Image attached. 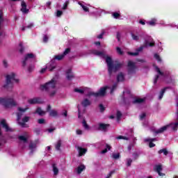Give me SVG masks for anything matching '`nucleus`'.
Listing matches in <instances>:
<instances>
[{
  "instance_id": "nucleus-1",
  "label": "nucleus",
  "mask_w": 178,
  "mask_h": 178,
  "mask_svg": "<svg viewBox=\"0 0 178 178\" xmlns=\"http://www.w3.org/2000/svg\"><path fill=\"white\" fill-rule=\"evenodd\" d=\"M106 63L107 64L108 75L112 76L113 73H116V72L120 70L123 64L120 63L119 61H113L112 60V58L107 56L106 58Z\"/></svg>"
},
{
  "instance_id": "nucleus-2",
  "label": "nucleus",
  "mask_w": 178,
  "mask_h": 178,
  "mask_svg": "<svg viewBox=\"0 0 178 178\" xmlns=\"http://www.w3.org/2000/svg\"><path fill=\"white\" fill-rule=\"evenodd\" d=\"M15 77H16V74L14 72L6 75V84L3 85V88H6V90H8V91H12V88H13V83H12V81H15V83L19 82V79H15Z\"/></svg>"
},
{
  "instance_id": "nucleus-3",
  "label": "nucleus",
  "mask_w": 178,
  "mask_h": 178,
  "mask_svg": "<svg viewBox=\"0 0 178 178\" xmlns=\"http://www.w3.org/2000/svg\"><path fill=\"white\" fill-rule=\"evenodd\" d=\"M0 104L4 108H13V106L17 105L13 99L8 97H0Z\"/></svg>"
},
{
  "instance_id": "nucleus-4",
  "label": "nucleus",
  "mask_w": 178,
  "mask_h": 178,
  "mask_svg": "<svg viewBox=\"0 0 178 178\" xmlns=\"http://www.w3.org/2000/svg\"><path fill=\"white\" fill-rule=\"evenodd\" d=\"M56 87V81L51 79L50 81L47 82L44 85L40 86V90L42 91H51V90L55 89Z\"/></svg>"
},
{
  "instance_id": "nucleus-5",
  "label": "nucleus",
  "mask_w": 178,
  "mask_h": 178,
  "mask_svg": "<svg viewBox=\"0 0 178 178\" xmlns=\"http://www.w3.org/2000/svg\"><path fill=\"white\" fill-rule=\"evenodd\" d=\"M108 88H109V86H104L100 88L99 90L97 92H90L88 95H90V97H95L96 98H98V97H105V95H106V90Z\"/></svg>"
},
{
  "instance_id": "nucleus-6",
  "label": "nucleus",
  "mask_w": 178,
  "mask_h": 178,
  "mask_svg": "<svg viewBox=\"0 0 178 178\" xmlns=\"http://www.w3.org/2000/svg\"><path fill=\"white\" fill-rule=\"evenodd\" d=\"M127 66L128 74H136V69H137L136 67V63L132 61H129Z\"/></svg>"
},
{
  "instance_id": "nucleus-7",
  "label": "nucleus",
  "mask_w": 178,
  "mask_h": 178,
  "mask_svg": "<svg viewBox=\"0 0 178 178\" xmlns=\"http://www.w3.org/2000/svg\"><path fill=\"white\" fill-rule=\"evenodd\" d=\"M0 124H1L3 129H5V131L6 133H8L9 131H13L11 128L9 127V125L8 124V123H6V120H5V119L1 120L0 122Z\"/></svg>"
},
{
  "instance_id": "nucleus-8",
  "label": "nucleus",
  "mask_w": 178,
  "mask_h": 178,
  "mask_svg": "<svg viewBox=\"0 0 178 178\" xmlns=\"http://www.w3.org/2000/svg\"><path fill=\"white\" fill-rule=\"evenodd\" d=\"M28 104H29L30 105L41 104V99L40 97H34L33 99H28Z\"/></svg>"
},
{
  "instance_id": "nucleus-9",
  "label": "nucleus",
  "mask_w": 178,
  "mask_h": 178,
  "mask_svg": "<svg viewBox=\"0 0 178 178\" xmlns=\"http://www.w3.org/2000/svg\"><path fill=\"white\" fill-rule=\"evenodd\" d=\"M111 125L109 124H104V123H99V127L97 128V130L101 131H106L108 130V128Z\"/></svg>"
},
{
  "instance_id": "nucleus-10",
  "label": "nucleus",
  "mask_w": 178,
  "mask_h": 178,
  "mask_svg": "<svg viewBox=\"0 0 178 178\" xmlns=\"http://www.w3.org/2000/svg\"><path fill=\"white\" fill-rule=\"evenodd\" d=\"M18 111L19 112L17 113V120L19 121L22 119V116H23L24 112L27 111V108H22V107H19Z\"/></svg>"
},
{
  "instance_id": "nucleus-11",
  "label": "nucleus",
  "mask_w": 178,
  "mask_h": 178,
  "mask_svg": "<svg viewBox=\"0 0 178 178\" xmlns=\"http://www.w3.org/2000/svg\"><path fill=\"white\" fill-rule=\"evenodd\" d=\"M33 58H35V56L33 54H28L25 56L24 60L22 61V66L24 67L27 65V61L29 59H33Z\"/></svg>"
},
{
  "instance_id": "nucleus-12",
  "label": "nucleus",
  "mask_w": 178,
  "mask_h": 178,
  "mask_svg": "<svg viewBox=\"0 0 178 178\" xmlns=\"http://www.w3.org/2000/svg\"><path fill=\"white\" fill-rule=\"evenodd\" d=\"M154 172H156L158 173L159 176H161V177H163L165 176L164 173H162V165H155L154 168Z\"/></svg>"
},
{
  "instance_id": "nucleus-13",
  "label": "nucleus",
  "mask_w": 178,
  "mask_h": 178,
  "mask_svg": "<svg viewBox=\"0 0 178 178\" xmlns=\"http://www.w3.org/2000/svg\"><path fill=\"white\" fill-rule=\"evenodd\" d=\"M65 74L67 80H72V79H74V74H73L72 69L67 70L65 71Z\"/></svg>"
},
{
  "instance_id": "nucleus-14",
  "label": "nucleus",
  "mask_w": 178,
  "mask_h": 178,
  "mask_svg": "<svg viewBox=\"0 0 178 178\" xmlns=\"http://www.w3.org/2000/svg\"><path fill=\"white\" fill-rule=\"evenodd\" d=\"M92 54H93V55H95L96 56H101L102 58H106L105 53H104L103 51H99L98 50H92Z\"/></svg>"
},
{
  "instance_id": "nucleus-15",
  "label": "nucleus",
  "mask_w": 178,
  "mask_h": 178,
  "mask_svg": "<svg viewBox=\"0 0 178 178\" xmlns=\"http://www.w3.org/2000/svg\"><path fill=\"white\" fill-rule=\"evenodd\" d=\"M169 127V125H165L156 131H154V134H161V133H163V131H166L168 130V128Z\"/></svg>"
},
{
  "instance_id": "nucleus-16",
  "label": "nucleus",
  "mask_w": 178,
  "mask_h": 178,
  "mask_svg": "<svg viewBox=\"0 0 178 178\" xmlns=\"http://www.w3.org/2000/svg\"><path fill=\"white\" fill-rule=\"evenodd\" d=\"M156 72H157V73H159V74L160 76H162V77H163L164 79H166V77L169 76V74L161 71V69H159V67H156Z\"/></svg>"
},
{
  "instance_id": "nucleus-17",
  "label": "nucleus",
  "mask_w": 178,
  "mask_h": 178,
  "mask_svg": "<svg viewBox=\"0 0 178 178\" xmlns=\"http://www.w3.org/2000/svg\"><path fill=\"white\" fill-rule=\"evenodd\" d=\"M21 11L22 13H29V9H27V4H26V2L24 1L22 2Z\"/></svg>"
},
{
  "instance_id": "nucleus-18",
  "label": "nucleus",
  "mask_w": 178,
  "mask_h": 178,
  "mask_svg": "<svg viewBox=\"0 0 178 178\" xmlns=\"http://www.w3.org/2000/svg\"><path fill=\"white\" fill-rule=\"evenodd\" d=\"M81 105L83 108H87V106H90V105H91V102L88 99H84L81 102Z\"/></svg>"
},
{
  "instance_id": "nucleus-19",
  "label": "nucleus",
  "mask_w": 178,
  "mask_h": 178,
  "mask_svg": "<svg viewBox=\"0 0 178 178\" xmlns=\"http://www.w3.org/2000/svg\"><path fill=\"white\" fill-rule=\"evenodd\" d=\"M78 151H79V156H83L87 152V149L83 148L81 147H78Z\"/></svg>"
},
{
  "instance_id": "nucleus-20",
  "label": "nucleus",
  "mask_w": 178,
  "mask_h": 178,
  "mask_svg": "<svg viewBox=\"0 0 178 178\" xmlns=\"http://www.w3.org/2000/svg\"><path fill=\"white\" fill-rule=\"evenodd\" d=\"M34 148H37V143L34 142H31L29 144V149L31 150V154L34 152Z\"/></svg>"
},
{
  "instance_id": "nucleus-21",
  "label": "nucleus",
  "mask_w": 178,
  "mask_h": 178,
  "mask_svg": "<svg viewBox=\"0 0 178 178\" xmlns=\"http://www.w3.org/2000/svg\"><path fill=\"white\" fill-rule=\"evenodd\" d=\"M52 168H53V172H54V176H58V175H59V168H58V167L56 166V164L53 163Z\"/></svg>"
},
{
  "instance_id": "nucleus-22",
  "label": "nucleus",
  "mask_w": 178,
  "mask_h": 178,
  "mask_svg": "<svg viewBox=\"0 0 178 178\" xmlns=\"http://www.w3.org/2000/svg\"><path fill=\"white\" fill-rule=\"evenodd\" d=\"M144 102H145V99L136 98L132 102V104H143Z\"/></svg>"
},
{
  "instance_id": "nucleus-23",
  "label": "nucleus",
  "mask_w": 178,
  "mask_h": 178,
  "mask_svg": "<svg viewBox=\"0 0 178 178\" xmlns=\"http://www.w3.org/2000/svg\"><path fill=\"white\" fill-rule=\"evenodd\" d=\"M117 81H124V74L123 72H120L117 76Z\"/></svg>"
},
{
  "instance_id": "nucleus-24",
  "label": "nucleus",
  "mask_w": 178,
  "mask_h": 178,
  "mask_svg": "<svg viewBox=\"0 0 178 178\" xmlns=\"http://www.w3.org/2000/svg\"><path fill=\"white\" fill-rule=\"evenodd\" d=\"M83 170H86V165H81L78 166V168H77L78 175H81V172H83Z\"/></svg>"
},
{
  "instance_id": "nucleus-25",
  "label": "nucleus",
  "mask_w": 178,
  "mask_h": 178,
  "mask_svg": "<svg viewBox=\"0 0 178 178\" xmlns=\"http://www.w3.org/2000/svg\"><path fill=\"white\" fill-rule=\"evenodd\" d=\"M144 47H155V42H149L148 40H145L144 43Z\"/></svg>"
},
{
  "instance_id": "nucleus-26",
  "label": "nucleus",
  "mask_w": 178,
  "mask_h": 178,
  "mask_svg": "<svg viewBox=\"0 0 178 178\" xmlns=\"http://www.w3.org/2000/svg\"><path fill=\"white\" fill-rule=\"evenodd\" d=\"M35 113H38V115H40V116H42V115H45V112H44L42 111V109L41 108V107H38L36 111H35Z\"/></svg>"
},
{
  "instance_id": "nucleus-27",
  "label": "nucleus",
  "mask_w": 178,
  "mask_h": 178,
  "mask_svg": "<svg viewBox=\"0 0 178 178\" xmlns=\"http://www.w3.org/2000/svg\"><path fill=\"white\" fill-rule=\"evenodd\" d=\"M166 90H168V88H164L161 90V91L160 92V95L159 96V99H162V98H163V94H165Z\"/></svg>"
},
{
  "instance_id": "nucleus-28",
  "label": "nucleus",
  "mask_w": 178,
  "mask_h": 178,
  "mask_svg": "<svg viewBox=\"0 0 178 178\" xmlns=\"http://www.w3.org/2000/svg\"><path fill=\"white\" fill-rule=\"evenodd\" d=\"M49 116H51L52 118H56V116H58V111H56V110L50 111Z\"/></svg>"
},
{
  "instance_id": "nucleus-29",
  "label": "nucleus",
  "mask_w": 178,
  "mask_h": 178,
  "mask_svg": "<svg viewBox=\"0 0 178 178\" xmlns=\"http://www.w3.org/2000/svg\"><path fill=\"white\" fill-rule=\"evenodd\" d=\"M158 154H163V155H168L169 154V152L168 151L167 149H161L158 152Z\"/></svg>"
},
{
  "instance_id": "nucleus-30",
  "label": "nucleus",
  "mask_w": 178,
  "mask_h": 178,
  "mask_svg": "<svg viewBox=\"0 0 178 178\" xmlns=\"http://www.w3.org/2000/svg\"><path fill=\"white\" fill-rule=\"evenodd\" d=\"M63 58H65V56L63 54H59V55L54 56V59H56V60H62V59H63Z\"/></svg>"
},
{
  "instance_id": "nucleus-31",
  "label": "nucleus",
  "mask_w": 178,
  "mask_h": 178,
  "mask_svg": "<svg viewBox=\"0 0 178 178\" xmlns=\"http://www.w3.org/2000/svg\"><path fill=\"white\" fill-rule=\"evenodd\" d=\"M60 147H62V141L58 140L56 145V149L57 151H60Z\"/></svg>"
},
{
  "instance_id": "nucleus-32",
  "label": "nucleus",
  "mask_w": 178,
  "mask_h": 178,
  "mask_svg": "<svg viewBox=\"0 0 178 178\" xmlns=\"http://www.w3.org/2000/svg\"><path fill=\"white\" fill-rule=\"evenodd\" d=\"M82 124L86 130L90 129V126H88V124H87V121H86L85 120H83Z\"/></svg>"
},
{
  "instance_id": "nucleus-33",
  "label": "nucleus",
  "mask_w": 178,
  "mask_h": 178,
  "mask_svg": "<svg viewBox=\"0 0 178 178\" xmlns=\"http://www.w3.org/2000/svg\"><path fill=\"white\" fill-rule=\"evenodd\" d=\"M112 158H113V159H115V160L119 159V158H120V153H117V154L114 153V154H113Z\"/></svg>"
},
{
  "instance_id": "nucleus-34",
  "label": "nucleus",
  "mask_w": 178,
  "mask_h": 178,
  "mask_svg": "<svg viewBox=\"0 0 178 178\" xmlns=\"http://www.w3.org/2000/svg\"><path fill=\"white\" fill-rule=\"evenodd\" d=\"M131 35L132 37V39L134 40V41H138V40H140V37H138V35L131 33Z\"/></svg>"
},
{
  "instance_id": "nucleus-35",
  "label": "nucleus",
  "mask_w": 178,
  "mask_h": 178,
  "mask_svg": "<svg viewBox=\"0 0 178 178\" xmlns=\"http://www.w3.org/2000/svg\"><path fill=\"white\" fill-rule=\"evenodd\" d=\"M170 126L172 127V130L176 131L177 130V127H178V122H177L174 124H171Z\"/></svg>"
},
{
  "instance_id": "nucleus-36",
  "label": "nucleus",
  "mask_w": 178,
  "mask_h": 178,
  "mask_svg": "<svg viewBox=\"0 0 178 178\" xmlns=\"http://www.w3.org/2000/svg\"><path fill=\"white\" fill-rule=\"evenodd\" d=\"M33 132L35 134H36V136H40V133H41V129L40 128H35L33 129Z\"/></svg>"
},
{
  "instance_id": "nucleus-37",
  "label": "nucleus",
  "mask_w": 178,
  "mask_h": 178,
  "mask_svg": "<svg viewBox=\"0 0 178 178\" xmlns=\"http://www.w3.org/2000/svg\"><path fill=\"white\" fill-rule=\"evenodd\" d=\"M34 24H29L28 26H23L22 30V31H25L26 29H31V27H33Z\"/></svg>"
},
{
  "instance_id": "nucleus-38",
  "label": "nucleus",
  "mask_w": 178,
  "mask_h": 178,
  "mask_svg": "<svg viewBox=\"0 0 178 178\" xmlns=\"http://www.w3.org/2000/svg\"><path fill=\"white\" fill-rule=\"evenodd\" d=\"M116 88H118V84L115 83V84L113 85V86L111 89L110 93L113 94V92L115 91V90H116Z\"/></svg>"
},
{
  "instance_id": "nucleus-39",
  "label": "nucleus",
  "mask_w": 178,
  "mask_h": 178,
  "mask_svg": "<svg viewBox=\"0 0 178 178\" xmlns=\"http://www.w3.org/2000/svg\"><path fill=\"white\" fill-rule=\"evenodd\" d=\"M69 3H70V2L69 1H66L65 3L63 4L62 9L63 10H66V9H67V6H69Z\"/></svg>"
},
{
  "instance_id": "nucleus-40",
  "label": "nucleus",
  "mask_w": 178,
  "mask_h": 178,
  "mask_svg": "<svg viewBox=\"0 0 178 178\" xmlns=\"http://www.w3.org/2000/svg\"><path fill=\"white\" fill-rule=\"evenodd\" d=\"M19 140H20V141H24V143H27V138L24 136H19Z\"/></svg>"
},
{
  "instance_id": "nucleus-41",
  "label": "nucleus",
  "mask_w": 178,
  "mask_h": 178,
  "mask_svg": "<svg viewBox=\"0 0 178 178\" xmlns=\"http://www.w3.org/2000/svg\"><path fill=\"white\" fill-rule=\"evenodd\" d=\"M131 163H133V159H127V166H128V167L131 166Z\"/></svg>"
},
{
  "instance_id": "nucleus-42",
  "label": "nucleus",
  "mask_w": 178,
  "mask_h": 178,
  "mask_svg": "<svg viewBox=\"0 0 178 178\" xmlns=\"http://www.w3.org/2000/svg\"><path fill=\"white\" fill-rule=\"evenodd\" d=\"M79 5H81L82 9L84 10V12H89L90 9L88 8V7L83 5V3H79Z\"/></svg>"
},
{
  "instance_id": "nucleus-43",
  "label": "nucleus",
  "mask_w": 178,
  "mask_h": 178,
  "mask_svg": "<svg viewBox=\"0 0 178 178\" xmlns=\"http://www.w3.org/2000/svg\"><path fill=\"white\" fill-rule=\"evenodd\" d=\"M132 155L134 156V161H137V159H138V157L140 156V155L137 152L133 153Z\"/></svg>"
},
{
  "instance_id": "nucleus-44",
  "label": "nucleus",
  "mask_w": 178,
  "mask_h": 178,
  "mask_svg": "<svg viewBox=\"0 0 178 178\" xmlns=\"http://www.w3.org/2000/svg\"><path fill=\"white\" fill-rule=\"evenodd\" d=\"M19 47H21L19 49V54H23L24 52V47H23V43H19Z\"/></svg>"
},
{
  "instance_id": "nucleus-45",
  "label": "nucleus",
  "mask_w": 178,
  "mask_h": 178,
  "mask_svg": "<svg viewBox=\"0 0 178 178\" xmlns=\"http://www.w3.org/2000/svg\"><path fill=\"white\" fill-rule=\"evenodd\" d=\"M30 120V117L29 116H25L22 118V122L24 123H27V122H29Z\"/></svg>"
},
{
  "instance_id": "nucleus-46",
  "label": "nucleus",
  "mask_w": 178,
  "mask_h": 178,
  "mask_svg": "<svg viewBox=\"0 0 178 178\" xmlns=\"http://www.w3.org/2000/svg\"><path fill=\"white\" fill-rule=\"evenodd\" d=\"M67 54H70V48L65 49V50L63 53V55H64V56H66V55H67Z\"/></svg>"
},
{
  "instance_id": "nucleus-47",
  "label": "nucleus",
  "mask_w": 178,
  "mask_h": 178,
  "mask_svg": "<svg viewBox=\"0 0 178 178\" xmlns=\"http://www.w3.org/2000/svg\"><path fill=\"white\" fill-rule=\"evenodd\" d=\"M75 92H79V94H84V90L79 88H75L74 90Z\"/></svg>"
},
{
  "instance_id": "nucleus-48",
  "label": "nucleus",
  "mask_w": 178,
  "mask_h": 178,
  "mask_svg": "<svg viewBox=\"0 0 178 178\" xmlns=\"http://www.w3.org/2000/svg\"><path fill=\"white\" fill-rule=\"evenodd\" d=\"M99 110H100V112H104L105 111V106H104V104H100L99 105Z\"/></svg>"
},
{
  "instance_id": "nucleus-49",
  "label": "nucleus",
  "mask_w": 178,
  "mask_h": 178,
  "mask_svg": "<svg viewBox=\"0 0 178 178\" xmlns=\"http://www.w3.org/2000/svg\"><path fill=\"white\" fill-rule=\"evenodd\" d=\"M128 55H130L131 56H138V51L136 52H128Z\"/></svg>"
},
{
  "instance_id": "nucleus-50",
  "label": "nucleus",
  "mask_w": 178,
  "mask_h": 178,
  "mask_svg": "<svg viewBox=\"0 0 178 178\" xmlns=\"http://www.w3.org/2000/svg\"><path fill=\"white\" fill-rule=\"evenodd\" d=\"M2 22H3V12L0 11V26Z\"/></svg>"
},
{
  "instance_id": "nucleus-51",
  "label": "nucleus",
  "mask_w": 178,
  "mask_h": 178,
  "mask_svg": "<svg viewBox=\"0 0 178 178\" xmlns=\"http://www.w3.org/2000/svg\"><path fill=\"white\" fill-rule=\"evenodd\" d=\"M38 123L39 124H44L45 123V119L41 118V119L38 120Z\"/></svg>"
},
{
  "instance_id": "nucleus-52",
  "label": "nucleus",
  "mask_w": 178,
  "mask_h": 178,
  "mask_svg": "<svg viewBox=\"0 0 178 178\" xmlns=\"http://www.w3.org/2000/svg\"><path fill=\"white\" fill-rule=\"evenodd\" d=\"M113 17H114V19H118V17H120V14L118 13H113Z\"/></svg>"
},
{
  "instance_id": "nucleus-53",
  "label": "nucleus",
  "mask_w": 178,
  "mask_h": 178,
  "mask_svg": "<svg viewBox=\"0 0 178 178\" xmlns=\"http://www.w3.org/2000/svg\"><path fill=\"white\" fill-rule=\"evenodd\" d=\"M154 58L156 60H158V62H161V60H162L161 59V56H159L158 54H154Z\"/></svg>"
},
{
  "instance_id": "nucleus-54",
  "label": "nucleus",
  "mask_w": 178,
  "mask_h": 178,
  "mask_svg": "<svg viewBox=\"0 0 178 178\" xmlns=\"http://www.w3.org/2000/svg\"><path fill=\"white\" fill-rule=\"evenodd\" d=\"M145 141H150L152 143H154V141H158L156 138H146Z\"/></svg>"
},
{
  "instance_id": "nucleus-55",
  "label": "nucleus",
  "mask_w": 178,
  "mask_h": 178,
  "mask_svg": "<svg viewBox=\"0 0 178 178\" xmlns=\"http://www.w3.org/2000/svg\"><path fill=\"white\" fill-rule=\"evenodd\" d=\"M120 118H122V113L119 111H117V120H120Z\"/></svg>"
},
{
  "instance_id": "nucleus-56",
  "label": "nucleus",
  "mask_w": 178,
  "mask_h": 178,
  "mask_svg": "<svg viewBox=\"0 0 178 178\" xmlns=\"http://www.w3.org/2000/svg\"><path fill=\"white\" fill-rule=\"evenodd\" d=\"M116 51L119 55H122L123 54V51H122V49L120 47H117Z\"/></svg>"
},
{
  "instance_id": "nucleus-57",
  "label": "nucleus",
  "mask_w": 178,
  "mask_h": 178,
  "mask_svg": "<svg viewBox=\"0 0 178 178\" xmlns=\"http://www.w3.org/2000/svg\"><path fill=\"white\" fill-rule=\"evenodd\" d=\"M56 130V127L54 128H49L46 130V131H48V133H53V131H55Z\"/></svg>"
},
{
  "instance_id": "nucleus-58",
  "label": "nucleus",
  "mask_w": 178,
  "mask_h": 178,
  "mask_svg": "<svg viewBox=\"0 0 178 178\" xmlns=\"http://www.w3.org/2000/svg\"><path fill=\"white\" fill-rule=\"evenodd\" d=\"M63 15V12L62 10H57L56 16L57 17H60Z\"/></svg>"
},
{
  "instance_id": "nucleus-59",
  "label": "nucleus",
  "mask_w": 178,
  "mask_h": 178,
  "mask_svg": "<svg viewBox=\"0 0 178 178\" xmlns=\"http://www.w3.org/2000/svg\"><path fill=\"white\" fill-rule=\"evenodd\" d=\"M146 142L149 143V148H154V147H155V144L153 142H151V141H146Z\"/></svg>"
},
{
  "instance_id": "nucleus-60",
  "label": "nucleus",
  "mask_w": 178,
  "mask_h": 178,
  "mask_svg": "<svg viewBox=\"0 0 178 178\" xmlns=\"http://www.w3.org/2000/svg\"><path fill=\"white\" fill-rule=\"evenodd\" d=\"M113 173H115V170L111 171V172L108 174V175H107V177H106V178H111V177H112V175H113Z\"/></svg>"
},
{
  "instance_id": "nucleus-61",
  "label": "nucleus",
  "mask_w": 178,
  "mask_h": 178,
  "mask_svg": "<svg viewBox=\"0 0 178 178\" xmlns=\"http://www.w3.org/2000/svg\"><path fill=\"white\" fill-rule=\"evenodd\" d=\"M147 116V114L145 113H142L140 115V120H143V119H145V117Z\"/></svg>"
},
{
  "instance_id": "nucleus-62",
  "label": "nucleus",
  "mask_w": 178,
  "mask_h": 178,
  "mask_svg": "<svg viewBox=\"0 0 178 178\" xmlns=\"http://www.w3.org/2000/svg\"><path fill=\"white\" fill-rule=\"evenodd\" d=\"M19 124H20V126L22 127H29V125L26 124V122H19Z\"/></svg>"
},
{
  "instance_id": "nucleus-63",
  "label": "nucleus",
  "mask_w": 178,
  "mask_h": 178,
  "mask_svg": "<svg viewBox=\"0 0 178 178\" xmlns=\"http://www.w3.org/2000/svg\"><path fill=\"white\" fill-rule=\"evenodd\" d=\"M33 70H34V65H30L29 67H28V71L29 72H33Z\"/></svg>"
},
{
  "instance_id": "nucleus-64",
  "label": "nucleus",
  "mask_w": 178,
  "mask_h": 178,
  "mask_svg": "<svg viewBox=\"0 0 178 178\" xmlns=\"http://www.w3.org/2000/svg\"><path fill=\"white\" fill-rule=\"evenodd\" d=\"M147 24H149V26H155V21L154 20H152L150 22H148Z\"/></svg>"
}]
</instances>
